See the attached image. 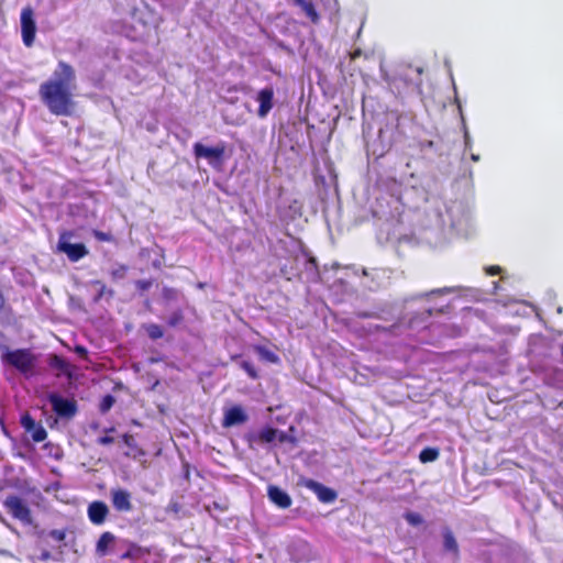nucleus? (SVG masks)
Listing matches in <instances>:
<instances>
[{
	"label": "nucleus",
	"instance_id": "9d476101",
	"mask_svg": "<svg viewBox=\"0 0 563 563\" xmlns=\"http://www.w3.org/2000/svg\"><path fill=\"white\" fill-rule=\"evenodd\" d=\"M20 21L23 43L25 46L30 47L34 42L36 33L34 11L31 7L22 9Z\"/></svg>",
	"mask_w": 563,
	"mask_h": 563
},
{
	"label": "nucleus",
	"instance_id": "e433bc0d",
	"mask_svg": "<svg viewBox=\"0 0 563 563\" xmlns=\"http://www.w3.org/2000/svg\"><path fill=\"white\" fill-rule=\"evenodd\" d=\"M93 235H95V238L98 241H102V242H110V241H112V235L110 233H107V232L95 231Z\"/></svg>",
	"mask_w": 563,
	"mask_h": 563
},
{
	"label": "nucleus",
	"instance_id": "f704fd0d",
	"mask_svg": "<svg viewBox=\"0 0 563 563\" xmlns=\"http://www.w3.org/2000/svg\"><path fill=\"white\" fill-rule=\"evenodd\" d=\"M152 285H153L152 279H139L135 282L136 288L141 291L148 290L152 287Z\"/></svg>",
	"mask_w": 563,
	"mask_h": 563
},
{
	"label": "nucleus",
	"instance_id": "c9c22d12",
	"mask_svg": "<svg viewBox=\"0 0 563 563\" xmlns=\"http://www.w3.org/2000/svg\"><path fill=\"white\" fill-rule=\"evenodd\" d=\"M122 440H123L124 444L128 448H130L131 450L137 449V444H136V441L133 435L125 433V434H123Z\"/></svg>",
	"mask_w": 563,
	"mask_h": 563
},
{
	"label": "nucleus",
	"instance_id": "79ce46f5",
	"mask_svg": "<svg viewBox=\"0 0 563 563\" xmlns=\"http://www.w3.org/2000/svg\"><path fill=\"white\" fill-rule=\"evenodd\" d=\"M114 441V439L110 435H103V437H100L97 442L101 445H109V444H112Z\"/></svg>",
	"mask_w": 563,
	"mask_h": 563
},
{
	"label": "nucleus",
	"instance_id": "b1692460",
	"mask_svg": "<svg viewBox=\"0 0 563 563\" xmlns=\"http://www.w3.org/2000/svg\"><path fill=\"white\" fill-rule=\"evenodd\" d=\"M90 285L97 288V294L93 298L95 301L101 300L104 296H108L109 298L113 297V290L107 288L101 280H91Z\"/></svg>",
	"mask_w": 563,
	"mask_h": 563
},
{
	"label": "nucleus",
	"instance_id": "72a5a7b5",
	"mask_svg": "<svg viewBox=\"0 0 563 563\" xmlns=\"http://www.w3.org/2000/svg\"><path fill=\"white\" fill-rule=\"evenodd\" d=\"M162 295L166 300H175L178 296V291L175 288L164 287Z\"/></svg>",
	"mask_w": 563,
	"mask_h": 563
},
{
	"label": "nucleus",
	"instance_id": "13d9d810",
	"mask_svg": "<svg viewBox=\"0 0 563 563\" xmlns=\"http://www.w3.org/2000/svg\"><path fill=\"white\" fill-rule=\"evenodd\" d=\"M562 356H563V345H562Z\"/></svg>",
	"mask_w": 563,
	"mask_h": 563
},
{
	"label": "nucleus",
	"instance_id": "ea45409f",
	"mask_svg": "<svg viewBox=\"0 0 563 563\" xmlns=\"http://www.w3.org/2000/svg\"><path fill=\"white\" fill-rule=\"evenodd\" d=\"M464 144H465V150L472 148V139H471V135L465 125H464Z\"/></svg>",
	"mask_w": 563,
	"mask_h": 563
},
{
	"label": "nucleus",
	"instance_id": "a878e982",
	"mask_svg": "<svg viewBox=\"0 0 563 563\" xmlns=\"http://www.w3.org/2000/svg\"><path fill=\"white\" fill-rule=\"evenodd\" d=\"M438 457L439 450L430 446L424 448L419 454V460L422 463L434 462Z\"/></svg>",
	"mask_w": 563,
	"mask_h": 563
},
{
	"label": "nucleus",
	"instance_id": "393cba45",
	"mask_svg": "<svg viewBox=\"0 0 563 563\" xmlns=\"http://www.w3.org/2000/svg\"><path fill=\"white\" fill-rule=\"evenodd\" d=\"M278 430L272 427H265L258 431L257 438L263 443H272L277 438Z\"/></svg>",
	"mask_w": 563,
	"mask_h": 563
},
{
	"label": "nucleus",
	"instance_id": "9b49d317",
	"mask_svg": "<svg viewBox=\"0 0 563 563\" xmlns=\"http://www.w3.org/2000/svg\"><path fill=\"white\" fill-rule=\"evenodd\" d=\"M4 507L15 519L24 523H31V511L21 497L15 495L8 496L4 500Z\"/></svg>",
	"mask_w": 563,
	"mask_h": 563
},
{
	"label": "nucleus",
	"instance_id": "4c0bfd02",
	"mask_svg": "<svg viewBox=\"0 0 563 563\" xmlns=\"http://www.w3.org/2000/svg\"><path fill=\"white\" fill-rule=\"evenodd\" d=\"M49 536H51L54 540H56V541L60 542V541H64V539H65V537H66V533H65V531H63V530L54 529V530H52V531L49 532Z\"/></svg>",
	"mask_w": 563,
	"mask_h": 563
},
{
	"label": "nucleus",
	"instance_id": "7ed1b4c3",
	"mask_svg": "<svg viewBox=\"0 0 563 563\" xmlns=\"http://www.w3.org/2000/svg\"><path fill=\"white\" fill-rule=\"evenodd\" d=\"M75 69L60 60L51 78L40 85L38 95L48 111L55 115H69L74 108L73 89Z\"/></svg>",
	"mask_w": 563,
	"mask_h": 563
},
{
	"label": "nucleus",
	"instance_id": "09e8293b",
	"mask_svg": "<svg viewBox=\"0 0 563 563\" xmlns=\"http://www.w3.org/2000/svg\"><path fill=\"white\" fill-rule=\"evenodd\" d=\"M4 305H5V299H4L3 295L0 292V310H2L4 308Z\"/></svg>",
	"mask_w": 563,
	"mask_h": 563
},
{
	"label": "nucleus",
	"instance_id": "f03ea898",
	"mask_svg": "<svg viewBox=\"0 0 563 563\" xmlns=\"http://www.w3.org/2000/svg\"><path fill=\"white\" fill-rule=\"evenodd\" d=\"M471 212L463 201L446 202L433 197L426 200L423 213L416 233L431 246H440L453 235H466L470 229Z\"/></svg>",
	"mask_w": 563,
	"mask_h": 563
},
{
	"label": "nucleus",
	"instance_id": "2eb2a0df",
	"mask_svg": "<svg viewBox=\"0 0 563 563\" xmlns=\"http://www.w3.org/2000/svg\"><path fill=\"white\" fill-rule=\"evenodd\" d=\"M20 422L22 428L31 434L34 442H43L46 439L47 432L45 428L37 423L30 413L22 415Z\"/></svg>",
	"mask_w": 563,
	"mask_h": 563
},
{
	"label": "nucleus",
	"instance_id": "cd10ccee",
	"mask_svg": "<svg viewBox=\"0 0 563 563\" xmlns=\"http://www.w3.org/2000/svg\"><path fill=\"white\" fill-rule=\"evenodd\" d=\"M404 517L408 525L412 527L420 526L423 522V517L419 512L408 511Z\"/></svg>",
	"mask_w": 563,
	"mask_h": 563
},
{
	"label": "nucleus",
	"instance_id": "20e7f679",
	"mask_svg": "<svg viewBox=\"0 0 563 563\" xmlns=\"http://www.w3.org/2000/svg\"><path fill=\"white\" fill-rule=\"evenodd\" d=\"M380 77L386 82L390 91L399 97L405 95H421L422 79L420 67L412 68L401 66L393 70H387L383 65L379 67Z\"/></svg>",
	"mask_w": 563,
	"mask_h": 563
},
{
	"label": "nucleus",
	"instance_id": "c756f323",
	"mask_svg": "<svg viewBox=\"0 0 563 563\" xmlns=\"http://www.w3.org/2000/svg\"><path fill=\"white\" fill-rule=\"evenodd\" d=\"M114 402H115V399L112 395H110V394L106 395L100 401V406H99L100 411L102 413L108 412L112 408Z\"/></svg>",
	"mask_w": 563,
	"mask_h": 563
},
{
	"label": "nucleus",
	"instance_id": "f8f14e48",
	"mask_svg": "<svg viewBox=\"0 0 563 563\" xmlns=\"http://www.w3.org/2000/svg\"><path fill=\"white\" fill-rule=\"evenodd\" d=\"M300 484L303 487H306L307 489L313 492L321 503L331 504L338 497V494H336V492L334 489H332L330 487H327L323 484H321V483H319V482H317L314 479L302 478L300 481Z\"/></svg>",
	"mask_w": 563,
	"mask_h": 563
},
{
	"label": "nucleus",
	"instance_id": "473e14b6",
	"mask_svg": "<svg viewBox=\"0 0 563 563\" xmlns=\"http://www.w3.org/2000/svg\"><path fill=\"white\" fill-rule=\"evenodd\" d=\"M128 272V267L125 265H118L117 267L112 268L111 276L113 279H122L125 277Z\"/></svg>",
	"mask_w": 563,
	"mask_h": 563
},
{
	"label": "nucleus",
	"instance_id": "49530a36",
	"mask_svg": "<svg viewBox=\"0 0 563 563\" xmlns=\"http://www.w3.org/2000/svg\"><path fill=\"white\" fill-rule=\"evenodd\" d=\"M296 547L302 549V550H308V544L303 541H299L296 543Z\"/></svg>",
	"mask_w": 563,
	"mask_h": 563
},
{
	"label": "nucleus",
	"instance_id": "603ef678",
	"mask_svg": "<svg viewBox=\"0 0 563 563\" xmlns=\"http://www.w3.org/2000/svg\"><path fill=\"white\" fill-rule=\"evenodd\" d=\"M471 159H472L473 162H478V161H479V155H477V154H471Z\"/></svg>",
	"mask_w": 563,
	"mask_h": 563
},
{
	"label": "nucleus",
	"instance_id": "f257e3e1",
	"mask_svg": "<svg viewBox=\"0 0 563 563\" xmlns=\"http://www.w3.org/2000/svg\"><path fill=\"white\" fill-rule=\"evenodd\" d=\"M462 287H443L432 289L428 292L417 294L409 298L404 299L402 302L398 301H384L378 302L374 306L373 310L369 311H358L356 316L362 319H379L384 321H394L389 327L386 325H375L377 331H382L389 336L398 338V336H415L421 330H424L429 327V318L435 313H443L448 308V305H434L423 307L421 311L416 312L411 317H408L404 313V309L409 301L417 299H431L437 296L449 295L452 292L461 291Z\"/></svg>",
	"mask_w": 563,
	"mask_h": 563
},
{
	"label": "nucleus",
	"instance_id": "6ab92c4d",
	"mask_svg": "<svg viewBox=\"0 0 563 563\" xmlns=\"http://www.w3.org/2000/svg\"><path fill=\"white\" fill-rule=\"evenodd\" d=\"M247 420V415L241 406H233L224 412L222 426L225 428L239 426Z\"/></svg>",
	"mask_w": 563,
	"mask_h": 563
},
{
	"label": "nucleus",
	"instance_id": "bb28decb",
	"mask_svg": "<svg viewBox=\"0 0 563 563\" xmlns=\"http://www.w3.org/2000/svg\"><path fill=\"white\" fill-rule=\"evenodd\" d=\"M143 328L152 340H158L164 335L162 327L156 323H147Z\"/></svg>",
	"mask_w": 563,
	"mask_h": 563
},
{
	"label": "nucleus",
	"instance_id": "37998d69",
	"mask_svg": "<svg viewBox=\"0 0 563 563\" xmlns=\"http://www.w3.org/2000/svg\"><path fill=\"white\" fill-rule=\"evenodd\" d=\"M75 353L77 355H79L80 357H87V355H88L87 349L85 346H82V345H76L75 346Z\"/></svg>",
	"mask_w": 563,
	"mask_h": 563
},
{
	"label": "nucleus",
	"instance_id": "ddd939ff",
	"mask_svg": "<svg viewBox=\"0 0 563 563\" xmlns=\"http://www.w3.org/2000/svg\"><path fill=\"white\" fill-rule=\"evenodd\" d=\"M111 504L118 512H130L133 510L132 494L124 488H112L110 490Z\"/></svg>",
	"mask_w": 563,
	"mask_h": 563
},
{
	"label": "nucleus",
	"instance_id": "0eeeda50",
	"mask_svg": "<svg viewBox=\"0 0 563 563\" xmlns=\"http://www.w3.org/2000/svg\"><path fill=\"white\" fill-rule=\"evenodd\" d=\"M192 153L197 159H206L214 169H221L224 163L225 144L219 142L216 146H207L196 142L192 146Z\"/></svg>",
	"mask_w": 563,
	"mask_h": 563
},
{
	"label": "nucleus",
	"instance_id": "aec40b11",
	"mask_svg": "<svg viewBox=\"0 0 563 563\" xmlns=\"http://www.w3.org/2000/svg\"><path fill=\"white\" fill-rule=\"evenodd\" d=\"M115 537L113 533L103 532L96 543V554L100 558L108 555L110 547L114 543Z\"/></svg>",
	"mask_w": 563,
	"mask_h": 563
},
{
	"label": "nucleus",
	"instance_id": "4d7b16f0",
	"mask_svg": "<svg viewBox=\"0 0 563 563\" xmlns=\"http://www.w3.org/2000/svg\"><path fill=\"white\" fill-rule=\"evenodd\" d=\"M106 431H107V432H112V431H114V428H109V429H107Z\"/></svg>",
	"mask_w": 563,
	"mask_h": 563
},
{
	"label": "nucleus",
	"instance_id": "1a4fd4ad",
	"mask_svg": "<svg viewBox=\"0 0 563 563\" xmlns=\"http://www.w3.org/2000/svg\"><path fill=\"white\" fill-rule=\"evenodd\" d=\"M47 400L52 406L53 411L62 418H71L77 412V404L73 399L64 398L56 393H49Z\"/></svg>",
	"mask_w": 563,
	"mask_h": 563
},
{
	"label": "nucleus",
	"instance_id": "dca6fc26",
	"mask_svg": "<svg viewBox=\"0 0 563 563\" xmlns=\"http://www.w3.org/2000/svg\"><path fill=\"white\" fill-rule=\"evenodd\" d=\"M109 515V507L104 501L95 500L88 505L87 516L91 523L101 526Z\"/></svg>",
	"mask_w": 563,
	"mask_h": 563
},
{
	"label": "nucleus",
	"instance_id": "3c124183",
	"mask_svg": "<svg viewBox=\"0 0 563 563\" xmlns=\"http://www.w3.org/2000/svg\"><path fill=\"white\" fill-rule=\"evenodd\" d=\"M295 4H297L298 7H303L305 3H307L306 0H294Z\"/></svg>",
	"mask_w": 563,
	"mask_h": 563
},
{
	"label": "nucleus",
	"instance_id": "de8ad7c7",
	"mask_svg": "<svg viewBox=\"0 0 563 563\" xmlns=\"http://www.w3.org/2000/svg\"><path fill=\"white\" fill-rule=\"evenodd\" d=\"M51 558V553L48 551H44L42 554H41V560L42 561H46Z\"/></svg>",
	"mask_w": 563,
	"mask_h": 563
},
{
	"label": "nucleus",
	"instance_id": "a18cd8bd",
	"mask_svg": "<svg viewBox=\"0 0 563 563\" xmlns=\"http://www.w3.org/2000/svg\"><path fill=\"white\" fill-rule=\"evenodd\" d=\"M290 209L292 211V214L296 216V214H300V206L297 203V201H294V206H290Z\"/></svg>",
	"mask_w": 563,
	"mask_h": 563
},
{
	"label": "nucleus",
	"instance_id": "6e6d98bb",
	"mask_svg": "<svg viewBox=\"0 0 563 563\" xmlns=\"http://www.w3.org/2000/svg\"><path fill=\"white\" fill-rule=\"evenodd\" d=\"M493 285H494V289L496 290L498 288V282H494Z\"/></svg>",
	"mask_w": 563,
	"mask_h": 563
},
{
	"label": "nucleus",
	"instance_id": "a19ab883",
	"mask_svg": "<svg viewBox=\"0 0 563 563\" xmlns=\"http://www.w3.org/2000/svg\"><path fill=\"white\" fill-rule=\"evenodd\" d=\"M139 549L140 548H137L136 545L133 544V545H131V548L126 552H124L122 554L121 558L122 559H131V558H133L135 555V551H139Z\"/></svg>",
	"mask_w": 563,
	"mask_h": 563
},
{
	"label": "nucleus",
	"instance_id": "864d4df0",
	"mask_svg": "<svg viewBox=\"0 0 563 563\" xmlns=\"http://www.w3.org/2000/svg\"><path fill=\"white\" fill-rule=\"evenodd\" d=\"M285 438H286L285 433H284V432H280V434H279V441H280V442L285 441Z\"/></svg>",
	"mask_w": 563,
	"mask_h": 563
},
{
	"label": "nucleus",
	"instance_id": "f3484780",
	"mask_svg": "<svg viewBox=\"0 0 563 563\" xmlns=\"http://www.w3.org/2000/svg\"><path fill=\"white\" fill-rule=\"evenodd\" d=\"M267 497L274 505L282 509H287L292 504L289 494L276 485H269L267 487Z\"/></svg>",
	"mask_w": 563,
	"mask_h": 563
},
{
	"label": "nucleus",
	"instance_id": "39448f33",
	"mask_svg": "<svg viewBox=\"0 0 563 563\" xmlns=\"http://www.w3.org/2000/svg\"><path fill=\"white\" fill-rule=\"evenodd\" d=\"M405 115L396 110H391L385 113L384 124L378 130V135L372 144H368V148L373 155L378 157L385 155L391 146L404 135L401 128V121Z\"/></svg>",
	"mask_w": 563,
	"mask_h": 563
},
{
	"label": "nucleus",
	"instance_id": "8fccbe9b",
	"mask_svg": "<svg viewBox=\"0 0 563 563\" xmlns=\"http://www.w3.org/2000/svg\"><path fill=\"white\" fill-rule=\"evenodd\" d=\"M362 272H363V275H364V276H369V275H371L373 278H374V276L377 274V272H376V271H373V273H368L366 269H363Z\"/></svg>",
	"mask_w": 563,
	"mask_h": 563
},
{
	"label": "nucleus",
	"instance_id": "5fc2aeb1",
	"mask_svg": "<svg viewBox=\"0 0 563 563\" xmlns=\"http://www.w3.org/2000/svg\"><path fill=\"white\" fill-rule=\"evenodd\" d=\"M365 287H367L369 290H376L377 287L375 286H371V285H367V284H364Z\"/></svg>",
	"mask_w": 563,
	"mask_h": 563
},
{
	"label": "nucleus",
	"instance_id": "6e6552de",
	"mask_svg": "<svg viewBox=\"0 0 563 563\" xmlns=\"http://www.w3.org/2000/svg\"><path fill=\"white\" fill-rule=\"evenodd\" d=\"M70 238L71 233H62L58 239L57 250L66 254L69 261L77 262L82 258L88 253V251L82 243H71Z\"/></svg>",
	"mask_w": 563,
	"mask_h": 563
},
{
	"label": "nucleus",
	"instance_id": "5701e85b",
	"mask_svg": "<svg viewBox=\"0 0 563 563\" xmlns=\"http://www.w3.org/2000/svg\"><path fill=\"white\" fill-rule=\"evenodd\" d=\"M254 351L263 362L271 364H278L280 362L279 356L274 351L264 345H255Z\"/></svg>",
	"mask_w": 563,
	"mask_h": 563
},
{
	"label": "nucleus",
	"instance_id": "412c9836",
	"mask_svg": "<svg viewBox=\"0 0 563 563\" xmlns=\"http://www.w3.org/2000/svg\"><path fill=\"white\" fill-rule=\"evenodd\" d=\"M48 364L52 368H55V369L62 372L63 374L67 375L69 378L73 376V372H71L73 367H71L70 363L60 355H56V354L52 355L49 357Z\"/></svg>",
	"mask_w": 563,
	"mask_h": 563
},
{
	"label": "nucleus",
	"instance_id": "7c9ffc66",
	"mask_svg": "<svg viewBox=\"0 0 563 563\" xmlns=\"http://www.w3.org/2000/svg\"><path fill=\"white\" fill-rule=\"evenodd\" d=\"M301 9L306 13V15L311 19L312 22H317L319 20V14L311 2L307 1V3H305L303 7H301Z\"/></svg>",
	"mask_w": 563,
	"mask_h": 563
},
{
	"label": "nucleus",
	"instance_id": "c03bdc74",
	"mask_svg": "<svg viewBox=\"0 0 563 563\" xmlns=\"http://www.w3.org/2000/svg\"><path fill=\"white\" fill-rule=\"evenodd\" d=\"M486 273L488 275H498L501 273V267L500 266H488V267H486Z\"/></svg>",
	"mask_w": 563,
	"mask_h": 563
},
{
	"label": "nucleus",
	"instance_id": "2f4dec72",
	"mask_svg": "<svg viewBox=\"0 0 563 563\" xmlns=\"http://www.w3.org/2000/svg\"><path fill=\"white\" fill-rule=\"evenodd\" d=\"M240 366L242 369H244L247 373V375L251 378H253V379L257 378V376H258L257 372L251 362L244 360L241 362Z\"/></svg>",
	"mask_w": 563,
	"mask_h": 563
},
{
	"label": "nucleus",
	"instance_id": "4468645a",
	"mask_svg": "<svg viewBox=\"0 0 563 563\" xmlns=\"http://www.w3.org/2000/svg\"><path fill=\"white\" fill-rule=\"evenodd\" d=\"M274 88L266 86L258 90L255 100L258 102L257 117L265 119L274 108Z\"/></svg>",
	"mask_w": 563,
	"mask_h": 563
},
{
	"label": "nucleus",
	"instance_id": "c85d7f7f",
	"mask_svg": "<svg viewBox=\"0 0 563 563\" xmlns=\"http://www.w3.org/2000/svg\"><path fill=\"white\" fill-rule=\"evenodd\" d=\"M184 320V314H183V311L180 309H177L175 311H173L168 319H167V324L169 327H177L178 324H180Z\"/></svg>",
	"mask_w": 563,
	"mask_h": 563
},
{
	"label": "nucleus",
	"instance_id": "58836bf2",
	"mask_svg": "<svg viewBox=\"0 0 563 563\" xmlns=\"http://www.w3.org/2000/svg\"><path fill=\"white\" fill-rule=\"evenodd\" d=\"M419 145H420L421 152L428 153L429 150H432L434 147V142L429 141V140L420 141Z\"/></svg>",
	"mask_w": 563,
	"mask_h": 563
},
{
	"label": "nucleus",
	"instance_id": "a211bd4d",
	"mask_svg": "<svg viewBox=\"0 0 563 563\" xmlns=\"http://www.w3.org/2000/svg\"><path fill=\"white\" fill-rule=\"evenodd\" d=\"M441 534L443 539V551L449 553L452 559L456 561L460 556V548L452 530L449 527H443Z\"/></svg>",
	"mask_w": 563,
	"mask_h": 563
},
{
	"label": "nucleus",
	"instance_id": "423d86ee",
	"mask_svg": "<svg viewBox=\"0 0 563 563\" xmlns=\"http://www.w3.org/2000/svg\"><path fill=\"white\" fill-rule=\"evenodd\" d=\"M1 350L2 363L12 366L26 378L34 375L37 357L30 349L10 350L8 346H2Z\"/></svg>",
	"mask_w": 563,
	"mask_h": 563
},
{
	"label": "nucleus",
	"instance_id": "4be33fe9",
	"mask_svg": "<svg viewBox=\"0 0 563 563\" xmlns=\"http://www.w3.org/2000/svg\"><path fill=\"white\" fill-rule=\"evenodd\" d=\"M302 274H305L307 282L319 280V271L314 257L310 256L305 258V272Z\"/></svg>",
	"mask_w": 563,
	"mask_h": 563
}]
</instances>
